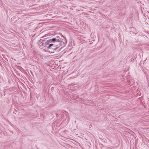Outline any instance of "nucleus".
<instances>
[{
  "instance_id": "nucleus-1",
  "label": "nucleus",
  "mask_w": 149,
  "mask_h": 149,
  "mask_svg": "<svg viewBox=\"0 0 149 149\" xmlns=\"http://www.w3.org/2000/svg\"><path fill=\"white\" fill-rule=\"evenodd\" d=\"M47 42L53 43L52 44L53 45L52 49L55 51L57 50L60 46L62 45L63 44H64L63 39L58 36H56L54 38L48 40Z\"/></svg>"
},
{
  "instance_id": "nucleus-2",
  "label": "nucleus",
  "mask_w": 149,
  "mask_h": 149,
  "mask_svg": "<svg viewBox=\"0 0 149 149\" xmlns=\"http://www.w3.org/2000/svg\"><path fill=\"white\" fill-rule=\"evenodd\" d=\"M48 42H48L47 41V42L45 43L44 47H42L41 49L45 50V49L47 50L49 48H52L53 45L52 44H49Z\"/></svg>"
},
{
  "instance_id": "nucleus-3",
  "label": "nucleus",
  "mask_w": 149,
  "mask_h": 149,
  "mask_svg": "<svg viewBox=\"0 0 149 149\" xmlns=\"http://www.w3.org/2000/svg\"><path fill=\"white\" fill-rule=\"evenodd\" d=\"M45 44L44 43H40L39 44V46L40 48L41 49H42L41 48L42 47H44V46H45Z\"/></svg>"
}]
</instances>
